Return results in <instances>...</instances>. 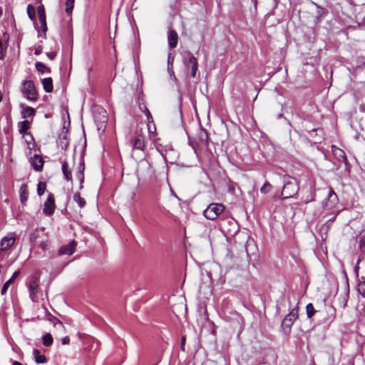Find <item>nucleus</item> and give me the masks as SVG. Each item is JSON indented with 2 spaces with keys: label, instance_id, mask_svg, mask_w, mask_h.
Returning a JSON list of instances; mask_svg holds the SVG:
<instances>
[{
  "label": "nucleus",
  "instance_id": "obj_1",
  "mask_svg": "<svg viewBox=\"0 0 365 365\" xmlns=\"http://www.w3.org/2000/svg\"><path fill=\"white\" fill-rule=\"evenodd\" d=\"M279 181L282 187L281 197L283 199L292 197L299 190L297 180L289 176H279Z\"/></svg>",
  "mask_w": 365,
  "mask_h": 365
},
{
  "label": "nucleus",
  "instance_id": "obj_2",
  "mask_svg": "<svg viewBox=\"0 0 365 365\" xmlns=\"http://www.w3.org/2000/svg\"><path fill=\"white\" fill-rule=\"evenodd\" d=\"M130 143L133 148L132 157L136 161L143 159L145 156L144 136L141 134H136L131 138Z\"/></svg>",
  "mask_w": 365,
  "mask_h": 365
},
{
  "label": "nucleus",
  "instance_id": "obj_3",
  "mask_svg": "<svg viewBox=\"0 0 365 365\" xmlns=\"http://www.w3.org/2000/svg\"><path fill=\"white\" fill-rule=\"evenodd\" d=\"M16 240V235L15 232H9L6 235L3 237L0 240V261H2L4 257V253L10 250L15 244Z\"/></svg>",
  "mask_w": 365,
  "mask_h": 365
},
{
  "label": "nucleus",
  "instance_id": "obj_4",
  "mask_svg": "<svg viewBox=\"0 0 365 365\" xmlns=\"http://www.w3.org/2000/svg\"><path fill=\"white\" fill-rule=\"evenodd\" d=\"M298 317V309L296 308L292 309L290 312L285 316L283 319L282 325H281V331L287 336L289 334L292 330V327L293 325L294 322Z\"/></svg>",
  "mask_w": 365,
  "mask_h": 365
},
{
  "label": "nucleus",
  "instance_id": "obj_5",
  "mask_svg": "<svg viewBox=\"0 0 365 365\" xmlns=\"http://www.w3.org/2000/svg\"><path fill=\"white\" fill-rule=\"evenodd\" d=\"M225 210L221 203H211L203 212L204 216L210 220H215Z\"/></svg>",
  "mask_w": 365,
  "mask_h": 365
},
{
  "label": "nucleus",
  "instance_id": "obj_6",
  "mask_svg": "<svg viewBox=\"0 0 365 365\" xmlns=\"http://www.w3.org/2000/svg\"><path fill=\"white\" fill-rule=\"evenodd\" d=\"M21 92L29 101H34L37 99V92L32 81H24L22 83Z\"/></svg>",
  "mask_w": 365,
  "mask_h": 365
},
{
  "label": "nucleus",
  "instance_id": "obj_7",
  "mask_svg": "<svg viewBox=\"0 0 365 365\" xmlns=\"http://www.w3.org/2000/svg\"><path fill=\"white\" fill-rule=\"evenodd\" d=\"M37 12L38 15V19L40 22V30H38V37L43 38H46L47 25H46V17L43 6H38L37 8Z\"/></svg>",
  "mask_w": 365,
  "mask_h": 365
},
{
  "label": "nucleus",
  "instance_id": "obj_8",
  "mask_svg": "<svg viewBox=\"0 0 365 365\" xmlns=\"http://www.w3.org/2000/svg\"><path fill=\"white\" fill-rule=\"evenodd\" d=\"M184 65L187 68L191 70V77L195 78L198 68L197 60L193 56H189L188 58H184Z\"/></svg>",
  "mask_w": 365,
  "mask_h": 365
},
{
  "label": "nucleus",
  "instance_id": "obj_9",
  "mask_svg": "<svg viewBox=\"0 0 365 365\" xmlns=\"http://www.w3.org/2000/svg\"><path fill=\"white\" fill-rule=\"evenodd\" d=\"M55 208L54 197L52 194H49L43 204V212L46 215H51L54 212Z\"/></svg>",
  "mask_w": 365,
  "mask_h": 365
},
{
  "label": "nucleus",
  "instance_id": "obj_10",
  "mask_svg": "<svg viewBox=\"0 0 365 365\" xmlns=\"http://www.w3.org/2000/svg\"><path fill=\"white\" fill-rule=\"evenodd\" d=\"M38 279L36 277H33L28 282L29 296L33 302L36 301V293L38 292Z\"/></svg>",
  "mask_w": 365,
  "mask_h": 365
},
{
  "label": "nucleus",
  "instance_id": "obj_11",
  "mask_svg": "<svg viewBox=\"0 0 365 365\" xmlns=\"http://www.w3.org/2000/svg\"><path fill=\"white\" fill-rule=\"evenodd\" d=\"M339 199L337 195L333 190L332 188H329L327 202L324 204V208L327 210H331L335 207V205L338 203Z\"/></svg>",
  "mask_w": 365,
  "mask_h": 365
},
{
  "label": "nucleus",
  "instance_id": "obj_12",
  "mask_svg": "<svg viewBox=\"0 0 365 365\" xmlns=\"http://www.w3.org/2000/svg\"><path fill=\"white\" fill-rule=\"evenodd\" d=\"M76 246L75 241H71L68 244L62 246L58 251L60 255H71L74 252Z\"/></svg>",
  "mask_w": 365,
  "mask_h": 365
},
{
  "label": "nucleus",
  "instance_id": "obj_13",
  "mask_svg": "<svg viewBox=\"0 0 365 365\" xmlns=\"http://www.w3.org/2000/svg\"><path fill=\"white\" fill-rule=\"evenodd\" d=\"M30 163L35 170L41 171L43 170V160L38 155L35 154L34 157L31 158Z\"/></svg>",
  "mask_w": 365,
  "mask_h": 365
},
{
  "label": "nucleus",
  "instance_id": "obj_14",
  "mask_svg": "<svg viewBox=\"0 0 365 365\" xmlns=\"http://www.w3.org/2000/svg\"><path fill=\"white\" fill-rule=\"evenodd\" d=\"M168 46L170 48H174L177 46L178 42V33L171 30L168 32Z\"/></svg>",
  "mask_w": 365,
  "mask_h": 365
},
{
  "label": "nucleus",
  "instance_id": "obj_15",
  "mask_svg": "<svg viewBox=\"0 0 365 365\" xmlns=\"http://www.w3.org/2000/svg\"><path fill=\"white\" fill-rule=\"evenodd\" d=\"M19 273L20 272L19 271H16L13 273L11 277L8 279L5 283L3 285L2 288H1V294L2 295L5 294L9 287V286L13 284V282H14L15 279L19 275Z\"/></svg>",
  "mask_w": 365,
  "mask_h": 365
},
{
  "label": "nucleus",
  "instance_id": "obj_16",
  "mask_svg": "<svg viewBox=\"0 0 365 365\" xmlns=\"http://www.w3.org/2000/svg\"><path fill=\"white\" fill-rule=\"evenodd\" d=\"M19 197L20 201L23 205L27 202L29 197V191L26 184H24L21 186L19 189Z\"/></svg>",
  "mask_w": 365,
  "mask_h": 365
},
{
  "label": "nucleus",
  "instance_id": "obj_17",
  "mask_svg": "<svg viewBox=\"0 0 365 365\" xmlns=\"http://www.w3.org/2000/svg\"><path fill=\"white\" fill-rule=\"evenodd\" d=\"M33 356L35 362L37 364H46L47 362L46 357L41 354L40 351L38 349H34Z\"/></svg>",
  "mask_w": 365,
  "mask_h": 365
},
{
  "label": "nucleus",
  "instance_id": "obj_18",
  "mask_svg": "<svg viewBox=\"0 0 365 365\" xmlns=\"http://www.w3.org/2000/svg\"><path fill=\"white\" fill-rule=\"evenodd\" d=\"M84 170H85V165L84 163L81 161L78 166V171L76 173V178L80 181V189L83 187V182L84 180Z\"/></svg>",
  "mask_w": 365,
  "mask_h": 365
},
{
  "label": "nucleus",
  "instance_id": "obj_19",
  "mask_svg": "<svg viewBox=\"0 0 365 365\" xmlns=\"http://www.w3.org/2000/svg\"><path fill=\"white\" fill-rule=\"evenodd\" d=\"M42 84L43 89L46 93H51L53 91V81L51 78L48 77L43 78L42 80Z\"/></svg>",
  "mask_w": 365,
  "mask_h": 365
},
{
  "label": "nucleus",
  "instance_id": "obj_20",
  "mask_svg": "<svg viewBox=\"0 0 365 365\" xmlns=\"http://www.w3.org/2000/svg\"><path fill=\"white\" fill-rule=\"evenodd\" d=\"M62 172L64 175L65 179L67 181H72V175L71 172L68 168V164L67 162H63L62 164Z\"/></svg>",
  "mask_w": 365,
  "mask_h": 365
},
{
  "label": "nucleus",
  "instance_id": "obj_21",
  "mask_svg": "<svg viewBox=\"0 0 365 365\" xmlns=\"http://www.w3.org/2000/svg\"><path fill=\"white\" fill-rule=\"evenodd\" d=\"M173 61L174 57H171V55L169 54L168 58V71L170 73V76H172L174 80H176V77L175 76L173 71Z\"/></svg>",
  "mask_w": 365,
  "mask_h": 365
},
{
  "label": "nucleus",
  "instance_id": "obj_22",
  "mask_svg": "<svg viewBox=\"0 0 365 365\" xmlns=\"http://www.w3.org/2000/svg\"><path fill=\"white\" fill-rule=\"evenodd\" d=\"M73 200L82 208L86 205V200L81 197L79 192H76L73 195Z\"/></svg>",
  "mask_w": 365,
  "mask_h": 365
},
{
  "label": "nucleus",
  "instance_id": "obj_23",
  "mask_svg": "<svg viewBox=\"0 0 365 365\" xmlns=\"http://www.w3.org/2000/svg\"><path fill=\"white\" fill-rule=\"evenodd\" d=\"M36 70L41 73H50L51 70L49 68L46 67V65H44L43 63L41 62H37L36 63Z\"/></svg>",
  "mask_w": 365,
  "mask_h": 365
},
{
  "label": "nucleus",
  "instance_id": "obj_24",
  "mask_svg": "<svg viewBox=\"0 0 365 365\" xmlns=\"http://www.w3.org/2000/svg\"><path fill=\"white\" fill-rule=\"evenodd\" d=\"M35 110L31 107L26 106L23 109L22 115L24 118H29L34 115Z\"/></svg>",
  "mask_w": 365,
  "mask_h": 365
},
{
  "label": "nucleus",
  "instance_id": "obj_25",
  "mask_svg": "<svg viewBox=\"0 0 365 365\" xmlns=\"http://www.w3.org/2000/svg\"><path fill=\"white\" fill-rule=\"evenodd\" d=\"M53 342V337L50 333H46L43 336V344L45 346H49Z\"/></svg>",
  "mask_w": 365,
  "mask_h": 365
},
{
  "label": "nucleus",
  "instance_id": "obj_26",
  "mask_svg": "<svg viewBox=\"0 0 365 365\" xmlns=\"http://www.w3.org/2000/svg\"><path fill=\"white\" fill-rule=\"evenodd\" d=\"M307 315L308 318H311L313 317L316 310L314 308V306L312 303H309L306 307Z\"/></svg>",
  "mask_w": 365,
  "mask_h": 365
},
{
  "label": "nucleus",
  "instance_id": "obj_27",
  "mask_svg": "<svg viewBox=\"0 0 365 365\" xmlns=\"http://www.w3.org/2000/svg\"><path fill=\"white\" fill-rule=\"evenodd\" d=\"M46 189V185L43 182H39L37 186V192L39 196H41Z\"/></svg>",
  "mask_w": 365,
  "mask_h": 365
},
{
  "label": "nucleus",
  "instance_id": "obj_28",
  "mask_svg": "<svg viewBox=\"0 0 365 365\" xmlns=\"http://www.w3.org/2000/svg\"><path fill=\"white\" fill-rule=\"evenodd\" d=\"M75 0H66V12L67 14L71 13L74 6Z\"/></svg>",
  "mask_w": 365,
  "mask_h": 365
},
{
  "label": "nucleus",
  "instance_id": "obj_29",
  "mask_svg": "<svg viewBox=\"0 0 365 365\" xmlns=\"http://www.w3.org/2000/svg\"><path fill=\"white\" fill-rule=\"evenodd\" d=\"M272 185L270 183L266 182L264 185L261 187L260 192L262 194H267L269 192L272 190Z\"/></svg>",
  "mask_w": 365,
  "mask_h": 365
},
{
  "label": "nucleus",
  "instance_id": "obj_30",
  "mask_svg": "<svg viewBox=\"0 0 365 365\" xmlns=\"http://www.w3.org/2000/svg\"><path fill=\"white\" fill-rule=\"evenodd\" d=\"M27 14L31 20L34 21L35 19V10L31 5L28 6Z\"/></svg>",
  "mask_w": 365,
  "mask_h": 365
},
{
  "label": "nucleus",
  "instance_id": "obj_31",
  "mask_svg": "<svg viewBox=\"0 0 365 365\" xmlns=\"http://www.w3.org/2000/svg\"><path fill=\"white\" fill-rule=\"evenodd\" d=\"M359 293L365 298V281L360 282L358 284Z\"/></svg>",
  "mask_w": 365,
  "mask_h": 365
},
{
  "label": "nucleus",
  "instance_id": "obj_32",
  "mask_svg": "<svg viewBox=\"0 0 365 365\" xmlns=\"http://www.w3.org/2000/svg\"><path fill=\"white\" fill-rule=\"evenodd\" d=\"M145 114H146L147 119H148V131L150 133L151 132V127H150V123H153V118L151 116V114H150V111L148 110V108H145Z\"/></svg>",
  "mask_w": 365,
  "mask_h": 365
},
{
  "label": "nucleus",
  "instance_id": "obj_33",
  "mask_svg": "<svg viewBox=\"0 0 365 365\" xmlns=\"http://www.w3.org/2000/svg\"><path fill=\"white\" fill-rule=\"evenodd\" d=\"M28 129V121L24 120L21 123V126L19 128V132L21 133H24Z\"/></svg>",
  "mask_w": 365,
  "mask_h": 365
},
{
  "label": "nucleus",
  "instance_id": "obj_34",
  "mask_svg": "<svg viewBox=\"0 0 365 365\" xmlns=\"http://www.w3.org/2000/svg\"><path fill=\"white\" fill-rule=\"evenodd\" d=\"M46 56L49 59L53 60L56 56V53L55 52H48L46 53Z\"/></svg>",
  "mask_w": 365,
  "mask_h": 365
},
{
  "label": "nucleus",
  "instance_id": "obj_35",
  "mask_svg": "<svg viewBox=\"0 0 365 365\" xmlns=\"http://www.w3.org/2000/svg\"><path fill=\"white\" fill-rule=\"evenodd\" d=\"M312 201H314V195L311 192H310V198L307 197L306 200H304V202L308 203V202H312Z\"/></svg>",
  "mask_w": 365,
  "mask_h": 365
},
{
  "label": "nucleus",
  "instance_id": "obj_36",
  "mask_svg": "<svg viewBox=\"0 0 365 365\" xmlns=\"http://www.w3.org/2000/svg\"><path fill=\"white\" fill-rule=\"evenodd\" d=\"M359 247L361 250H362L363 248H365V237H362L360 239Z\"/></svg>",
  "mask_w": 365,
  "mask_h": 365
},
{
  "label": "nucleus",
  "instance_id": "obj_37",
  "mask_svg": "<svg viewBox=\"0 0 365 365\" xmlns=\"http://www.w3.org/2000/svg\"><path fill=\"white\" fill-rule=\"evenodd\" d=\"M69 341H70L69 337L68 336H66V337H64L62 339L61 342H62L63 344H67L69 343Z\"/></svg>",
  "mask_w": 365,
  "mask_h": 365
},
{
  "label": "nucleus",
  "instance_id": "obj_38",
  "mask_svg": "<svg viewBox=\"0 0 365 365\" xmlns=\"http://www.w3.org/2000/svg\"><path fill=\"white\" fill-rule=\"evenodd\" d=\"M185 342V337H182V340H181V346H182V350H184Z\"/></svg>",
  "mask_w": 365,
  "mask_h": 365
},
{
  "label": "nucleus",
  "instance_id": "obj_39",
  "mask_svg": "<svg viewBox=\"0 0 365 365\" xmlns=\"http://www.w3.org/2000/svg\"><path fill=\"white\" fill-rule=\"evenodd\" d=\"M361 313L364 317H365V305H363Z\"/></svg>",
  "mask_w": 365,
  "mask_h": 365
},
{
  "label": "nucleus",
  "instance_id": "obj_40",
  "mask_svg": "<svg viewBox=\"0 0 365 365\" xmlns=\"http://www.w3.org/2000/svg\"><path fill=\"white\" fill-rule=\"evenodd\" d=\"M12 365H23V364L17 361H14L12 363Z\"/></svg>",
  "mask_w": 365,
  "mask_h": 365
},
{
  "label": "nucleus",
  "instance_id": "obj_41",
  "mask_svg": "<svg viewBox=\"0 0 365 365\" xmlns=\"http://www.w3.org/2000/svg\"><path fill=\"white\" fill-rule=\"evenodd\" d=\"M35 237H35L34 234H31V235H30V240H34L35 239Z\"/></svg>",
  "mask_w": 365,
  "mask_h": 365
},
{
  "label": "nucleus",
  "instance_id": "obj_42",
  "mask_svg": "<svg viewBox=\"0 0 365 365\" xmlns=\"http://www.w3.org/2000/svg\"><path fill=\"white\" fill-rule=\"evenodd\" d=\"M40 52H41V51H40L39 50H36L35 53H36V54H38V53H40Z\"/></svg>",
  "mask_w": 365,
  "mask_h": 365
},
{
  "label": "nucleus",
  "instance_id": "obj_43",
  "mask_svg": "<svg viewBox=\"0 0 365 365\" xmlns=\"http://www.w3.org/2000/svg\"><path fill=\"white\" fill-rule=\"evenodd\" d=\"M339 152L341 153L343 155L344 154V153L341 150H339Z\"/></svg>",
  "mask_w": 365,
  "mask_h": 365
},
{
  "label": "nucleus",
  "instance_id": "obj_44",
  "mask_svg": "<svg viewBox=\"0 0 365 365\" xmlns=\"http://www.w3.org/2000/svg\"><path fill=\"white\" fill-rule=\"evenodd\" d=\"M1 15V9H0V16Z\"/></svg>",
  "mask_w": 365,
  "mask_h": 365
},
{
  "label": "nucleus",
  "instance_id": "obj_45",
  "mask_svg": "<svg viewBox=\"0 0 365 365\" xmlns=\"http://www.w3.org/2000/svg\"><path fill=\"white\" fill-rule=\"evenodd\" d=\"M364 66H365V61H364Z\"/></svg>",
  "mask_w": 365,
  "mask_h": 365
}]
</instances>
